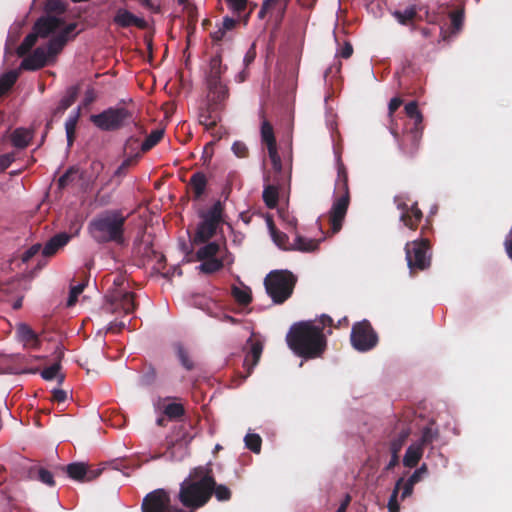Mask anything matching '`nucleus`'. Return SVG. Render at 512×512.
<instances>
[{"label": "nucleus", "mask_w": 512, "mask_h": 512, "mask_svg": "<svg viewBox=\"0 0 512 512\" xmlns=\"http://www.w3.org/2000/svg\"><path fill=\"white\" fill-rule=\"evenodd\" d=\"M86 284L80 283L78 285L72 286L70 289L69 297L67 300V306H74L78 300V296L83 292Z\"/></svg>", "instance_id": "6e6d98bb"}, {"label": "nucleus", "mask_w": 512, "mask_h": 512, "mask_svg": "<svg viewBox=\"0 0 512 512\" xmlns=\"http://www.w3.org/2000/svg\"><path fill=\"white\" fill-rule=\"evenodd\" d=\"M212 495H214L218 501L223 502L231 499L232 492L227 486L223 484L218 485L214 480Z\"/></svg>", "instance_id": "de8ad7c7"}, {"label": "nucleus", "mask_w": 512, "mask_h": 512, "mask_svg": "<svg viewBox=\"0 0 512 512\" xmlns=\"http://www.w3.org/2000/svg\"><path fill=\"white\" fill-rule=\"evenodd\" d=\"M144 256L148 258V261H155L153 269L161 271L165 267L166 258L162 253L155 251L151 246H146Z\"/></svg>", "instance_id": "c9c22d12"}, {"label": "nucleus", "mask_w": 512, "mask_h": 512, "mask_svg": "<svg viewBox=\"0 0 512 512\" xmlns=\"http://www.w3.org/2000/svg\"><path fill=\"white\" fill-rule=\"evenodd\" d=\"M225 261V258L206 259L202 261L201 265L199 266V269L201 272L205 274H212L221 270L224 266Z\"/></svg>", "instance_id": "e433bc0d"}, {"label": "nucleus", "mask_w": 512, "mask_h": 512, "mask_svg": "<svg viewBox=\"0 0 512 512\" xmlns=\"http://www.w3.org/2000/svg\"><path fill=\"white\" fill-rule=\"evenodd\" d=\"M405 113L407 117H409L413 124L412 126H422L423 116L418 109V104L416 101H411L405 105Z\"/></svg>", "instance_id": "79ce46f5"}, {"label": "nucleus", "mask_w": 512, "mask_h": 512, "mask_svg": "<svg viewBox=\"0 0 512 512\" xmlns=\"http://www.w3.org/2000/svg\"><path fill=\"white\" fill-rule=\"evenodd\" d=\"M17 334L19 339L27 346L33 349L40 347V340L35 331L27 324L21 323L17 327Z\"/></svg>", "instance_id": "b1692460"}, {"label": "nucleus", "mask_w": 512, "mask_h": 512, "mask_svg": "<svg viewBox=\"0 0 512 512\" xmlns=\"http://www.w3.org/2000/svg\"><path fill=\"white\" fill-rule=\"evenodd\" d=\"M286 342L296 355L305 359L321 357L327 347L323 327L316 326L313 321L294 323L286 335Z\"/></svg>", "instance_id": "f03ea898"}, {"label": "nucleus", "mask_w": 512, "mask_h": 512, "mask_svg": "<svg viewBox=\"0 0 512 512\" xmlns=\"http://www.w3.org/2000/svg\"><path fill=\"white\" fill-rule=\"evenodd\" d=\"M297 282L296 276L288 270H274L264 279L268 296L274 304H283L293 294Z\"/></svg>", "instance_id": "423d86ee"}, {"label": "nucleus", "mask_w": 512, "mask_h": 512, "mask_svg": "<svg viewBox=\"0 0 512 512\" xmlns=\"http://www.w3.org/2000/svg\"><path fill=\"white\" fill-rule=\"evenodd\" d=\"M271 236L273 241L279 248L283 250H291L287 234L279 230H273Z\"/></svg>", "instance_id": "3c124183"}, {"label": "nucleus", "mask_w": 512, "mask_h": 512, "mask_svg": "<svg viewBox=\"0 0 512 512\" xmlns=\"http://www.w3.org/2000/svg\"><path fill=\"white\" fill-rule=\"evenodd\" d=\"M232 151L239 158H246L249 154L248 147L242 141H235L232 145Z\"/></svg>", "instance_id": "bf43d9fd"}, {"label": "nucleus", "mask_w": 512, "mask_h": 512, "mask_svg": "<svg viewBox=\"0 0 512 512\" xmlns=\"http://www.w3.org/2000/svg\"><path fill=\"white\" fill-rule=\"evenodd\" d=\"M177 355H178V358H179L182 366L186 370L190 371L194 368L193 360L189 357L187 351L182 346H178Z\"/></svg>", "instance_id": "5fc2aeb1"}, {"label": "nucleus", "mask_w": 512, "mask_h": 512, "mask_svg": "<svg viewBox=\"0 0 512 512\" xmlns=\"http://www.w3.org/2000/svg\"><path fill=\"white\" fill-rule=\"evenodd\" d=\"M213 484V475L207 473L197 481L186 478L180 484L178 500L184 507L192 510L200 508L211 499Z\"/></svg>", "instance_id": "20e7f679"}, {"label": "nucleus", "mask_w": 512, "mask_h": 512, "mask_svg": "<svg viewBox=\"0 0 512 512\" xmlns=\"http://www.w3.org/2000/svg\"><path fill=\"white\" fill-rule=\"evenodd\" d=\"M238 22V19L226 16L223 18L221 27L229 33L237 26Z\"/></svg>", "instance_id": "774afa93"}, {"label": "nucleus", "mask_w": 512, "mask_h": 512, "mask_svg": "<svg viewBox=\"0 0 512 512\" xmlns=\"http://www.w3.org/2000/svg\"><path fill=\"white\" fill-rule=\"evenodd\" d=\"M64 24L62 18L46 15L39 17L33 24L32 31L24 38L16 50L19 57L26 56L39 38H47Z\"/></svg>", "instance_id": "0eeeda50"}, {"label": "nucleus", "mask_w": 512, "mask_h": 512, "mask_svg": "<svg viewBox=\"0 0 512 512\" xmlns=\"http://www.w3.org/2000/svg\"><path fill=\"white\" fill-rule=\"evenodd\" d=\"M19 72L11 70L0 76V97L5 95L16 83Z\"/></svg>", "instance_id": "72a5a7b5"}, {"label": "nucleus", "mask_w": 512, "mask_h": 512, "mask_svg": "<svg viewBox=\"0 0 512 512\" xmlns=\"http://www.w3.org/2000/svg\"><path fill=\"white\" fill-rule=\"evenodd\" d=\"M48 55L44 47H37L30 55L25 57L21 64V70L36 71L46 66Z\"/></svg>", "instance_id": "f3484780"}, {"label": "nucleus", "mask_w": 512, "mask_h": 512, "mask_svg": "<svg viewBox=\"0 0 512 512\" xmlns=\"http://www.w3.org/2000/svg\"><path fill=\"white\" fill-rule=\"evenodd\" d=\"M78 95V90L76 87H70L66 94L59 101L57 107L53 110V116H61L64 112L73 105L76 101Z\"/></svg>", "instance_id": "c756f323"}, {"label": "nucleus", "mask_w": 512, "mask_h": 512, "mask_svg": "<svg viewBox=\"0 0 512 512\" xmlns=\"http://www.w3.org/2000/svg\"><path fill=\"white\" fill-rule=\"evenodd\" d=\"M76 173V169L74 167H70L59 179H58V187L60 189H64L67 187L72 181L73 176Z\"/></svg>", "instance_id": "13d9d810"}, {"label": "nucleus", "mask_w": 512, "mask_h": 512, "mask_svg": "<svg viewBox=\"0 0 512 512\" xmlns=\"http://www.w3.org/2000/svg\"><path fill=\"white\" fill-rule=\"evenodd\" d=\"M350 340L355 350L366 352L377 345L378 336L371 323L368 320H363L352 326Z\"/></svg>", "instance_id": "1a4fd4ad"}, {"label": "nucleus", "mask_w": 512, "mask_h": 512, "mask_svg": "<svg viewBox=\"0 0 512 512\" xmlns=\"http://www.w3.org/2000/svg\"><path fill=\"white\" fill-rule=\"evenodd\" d=\"M451 25L453 33H457L463 25L464 21V10L459 9L450 13Z\"/></svg>", "instance_id": "864d4df0"}, {"label": "nucleus", "mask_w": 512, "mask_h": 512, "mask_svg": "<svg viewBox=\"0 0 512 512\" xmlns=\"http://www.w3.org/2000/svg\"><path fill=\"white\" fill-rule=\"evenodd\" d=\"M207 184L208 180L203 172L197 171L191 176L188 185L193 192V198L195 200L201 199L206 191Z\"/></svg>", "instance_id": "5701e85b"}, {"label": "nucleus", "mask_w": 512, "mask_h": 512, "mask_svg": "<svg viewBox=\"0 0 512 512\" xmlns=\"http://www.w3.org/2000/svg\"><path fill=\"white\" fill-rule=\"evenodd\" d=\"M217 227V225L203 219V221L197 227L194 236V243H206L210 238L214 236Z\"/></svg>", "instance_id": "c85d7f7f"}, {"label": "nucleus", "mask_w": 512, "mask_h": 512, "mask_svg": "<svg viewBox=\"0 0 512 512\" xmlns=\"http://www.w3.org/2000/svg\"><path fill=\"white\" fill-rule=\"evenodd\" d=\"M220 252V245L217 242H209L200 247L196 252V258L199 261L216 258Z\"/></svg>", "instance_id": "473e14b6"}, {"label": "nucleus", "mask_w": 512, "mask_h": 512, "mask_svg": "<svg viewBox=\"0 0 512 512\" xmlns=\"http://www.w3.org/2000/svg\"><path fill=\"white\" fill-rule=\"evenodd\" d=\"M402 483H403V478H399L395 484L392 494L390 495L388 505H387L389 512H399V510H400V506H399L397 498H398V494L401 489Z\"/></svg>", "instance_id": "49530a36"}, {"label": "nucleus", "mask_w": 512, "mask_h": 512, "mask_svg": "<svg viewBox=\"0 0 512 512\" xmlns=\"http://www.w3.org/2000/svg\"><path fill=\"white\" fill-rule=\"evenodd\" d=\"M127 216L121 210L109 209L97 214L88 224L87 230L97 244L114 243L123 246Z\"/></svg>", "instance_id": "7ed1b4c3"}, {"label": "nucleus", "mask_w": 512, "mask_h": 512, "mask_svg": "<svg viewBox=\"0 0 512 512\" xmlns=\"http://www.w3.org/2000/svg\"><path fill=\"white\" fill-rule=\"evenodd\" d=\"M66 39L62 35L53 36L47 44L46 53L48 57H54L58 55L64 46L66 45Z\"/></svg>", "instance_id": "f704fd0d"}, {"label": "nucleus", "mask_w": 512, "mask_h": 512, "mask_svg": "<svg viewBox=\"0 0 512 512\" xmlns=\"http://www.w3.org/2000/svg\"><path fill=\"white\" fill-rule=\"evenodd\" d=\"M397 21L402 25L410 24L417 16V10L415 6L407 7L405 10H397L393 13Z\"/></svg>", "instance_id": "37998d69"}, {"label": "nucleus", "mask_w": 512, "mask_h": 512, "mask_svg": "<svg viewBox=\"0 0 512 512\" xmlns=\"http://www.w3.org/2000/svg\"><path fill=\"white\" fill-rule=\"evenodd\" d=\"M350 203V193H340L335 199L329 212V221L333 233H337L342 228L343 220L347 214Z\"/></svg>", "instance_id": "2eb2a0df"}, {"label": "nucleus", "mask_w": 512, "mask_h": 512, "mask_svg": "<svg viewBox=\"0 0 512 512\" xmlns=\"http://www.w3.org/2000/svg\"><path fill=\"white\" fill-rule=\"evenodd\" d=\"M402 105V99L399 97H394L390 100L388 105V116L393 122V114L395 111Z\"/></svg>", "instance_id": "69168bd1"}, {"label": "nucleus", "mask_w": 512, "mask_h": 512, "mask_svg": "<svg viewBox=\"0 0 512 512\" xmlns=\"http://www.w3.org/2000/svg\"><path fill=\"white\" fill-rule=\"evenodd\" d=\"M15 156L14 152L0 155V172H4L15 161Z\"/></svg>", "instance_id": "680f3d73"}, {"label": "nucleus", "mask_w": 512, "mask_h": 512, "mask_svg": "<svg viewBox=\"0 0 512 512\" xmlns=\"http://www.w3.org/2000/svg\"><path fill=\"white\" fill-rule=\"evenodd\" d=\"M336 189L339 193H350L348 186V173L345 165L338 157Z\"/></svg>", "instance_id": "2f4dec72"}, {"label": "nucleus", "mask_w": 512, "mask_h": 512, "mask_svg": "<svg viewBox=\"0 0 512 512\" xmlns=\"http://www.w3.org/2000/svg\"><path fill=\"white\" fill-rule=\"evenodd\" d=\"M261 141L266 144L267 148L276 147V138L272 124L265 118L264 111H261Z\"/></svg>", "instance_id": "cd10ccee"}, {"label": "nucleus", "mask_w": 512, "mask_h": 512, "mask_svg": "<svg viewBox=\"0 0 512 512\" xmlns=\"http://www.w3.org/2000/svg\"><path fill=\"white\" fill-rule=\"evenodd\" d=\"M231 294L240 305L246 306L252 301L251 291L248 287L240 288L238 286H232Z\"/></svg>", "instance_id": "58836bf2"}, {"label": "nucleus", "mask_w": 512, "mask_h": 512, "mask_svg": "<svg viewBox=\"0 0 512 512\" xmlns=\"http://www.w3.org/2000/svg\"><path fill=\"white\" fill-rule=\"evenodd\" d=\"M57 361L49 367H46L42 370L41 376L43 379L50 381L54 378H58V382L62 383L64 381V375H59V371L61 369V359L63 358V351L60 347H57L55 351Z\"/></svg>", "instance_id": "393cba45"}, {"label": "nucleus", "mask_w": 512, "mask_h": 512, "mask_svg": "<svg viewBox=\"0 0 512 512\" xmlns=\"http://www.w3.org/2000/svg\"><path fill=\"white\" fill-rule=\"evenodd\" d=\"M263 201L266 206L270 209H273L277 206L279 200V192L278 188L273 185H268L264 188L263 191Z\"/></svg>", "instance_id": "4c0bfd02"}, {"label": "nucleus", "mask_w": 512, "mask_h": 512, "mask_svg": "<svg viewBox=\"0 0 512 512\" xmlns=\"http://www.w3.org/2000/svg\"><path fill=\"white\" fill-rule=\"evenodd\" d=\"M33 138V130L24 127L14 129L9 135L11 145L18 150L27 148L31 144Z\"/></svg>", "instance_id": "6ab92c4d"}, {"label": "nucleus", "mask_w": 512, "mask_h": 512, "mask_svg": "<svg viewBox=\"0 0 512 512\" xmlns=\"http://www.w3.org/2000/svg\"><path fill=\"white\" fill-rule=\"evenodd\" d=\"M267 150H268V155H269V158L271 160V164H272L273 169L276 172H281L282 171V161H281V158H280V156L278 154L277 146L276 147L267 148Z\"/></svg>", "instance_id": "4d7b16f0"}, {"label": "nucleus", "mask_w": 512, "mask_h": 512, "mask_svg": "<svg viewBox=\"0 0 512 512\" xmlns=\"http://www.w3.org/2000/svg\"><path fill=\"white\" fill-rule=\"evenodd\" d=\"M142 512H193L173 506L171 497L165 489H156L148 493L142 501Z\"/></svg>", "instance_id": "9b49d317"}, {"label": "nucleus", "mask_w": 512, "mask_h": 512, "mask_svg": "<svg viewBox=\"0 0 512 512\" xmlns=\"http://www.w3.org/2000/svg\"><path fill=\"white\" fill-rule=\"evenodd\" d=\"M430 230V223L427 220V224L421 228V234L423 237L407 242L405 245V254L407 266L411 274L417 271H423L431 265V248L428 238L425 236Z\"/></svg>", "instance_id": "39448f33"}, {"label": "nucleus", "mask_w": 512, "mask_h": 512, "mask_svg": "<svg viewBox=\"0 0 512 512\" xmlns=\"http://www.w3.org/2000/svg\"><path fill=\"white\" fill-rule=\"evenodd\" d=\"M41 250V244L37 243L28 248L21 257L23 263H27L30 261L35 255L39 253Z\"/></svg>", "instance_id": "e2e57ef3"}, {"label": "nucleus", "mask_w": 512, "mask_h": 512, "mask_svg": "<svg viewBox=\"0 0 512 512\" xmlns=\"http://www.w3.org/2000/svg\"><path fill=\"white\" fill-rule=\"evenodd\" d=\"M136 308L135 294L123 289L109 291L105 296L103 309L108 313L123 312L125 315L132 313Z\"/></svg>", "instance_id": "9d476101"}, {"label": "nucleus", "mask_w": 512, "mask_h": 512, "mask_svg": "<svg viewBox=\"0 0 512 512\" xmlns=\"http://www.w3.org/2000/svg\"><path fill=\"white\" fill-rule=\"evenodd\" d=\"M423 452L424 448L420 444L412 443L405 452L403 465L408 468L416 467L423 456Z\"/></svg>", "instance_id": "a878e982"}, {"label": "nucleus", "mask_w": 512, "mask_h": 512, "mask_svg": "<svg viewBox=\"0 0 512 512\" xmlns=\"http://www.w3.org/2000/svg\"><path fill=\"white\" fill-rule=\"evenodd\" d=\"M47 11L63 14L66 11V7L60 0H50L47 3Z\"/></svg>", "instance_id": "0e129e2a"}, {"label": "nucleus", "mask_w": 512, "mask_h": 512, "mask_svg": "<svg viewBox=\"0 0 512 512\" xmlns=\"http://www.w3.org/2000/svg\"><path fill=\"white\" fill-rule=\"evenodd\" d=\"M60 469L66 471L71 479L79 482L93 481L103 472L101 468H94L82 462L71 463L66 467H60Z\"/></svg>", "instance_id": "4468645a"}, {"label": "nucleus", "mask_w": 512, "mask_h": 512, "mask_svg": "<svg viewBox=\"0 0 512 512\" xmlns=\"http://www.w3.org/2000/svg\"><path fill=\"white\" fill-rule=\"evenodd\" d=\"M389 130L398 142L399 147L406 154L413 155L417 151L422 138L423 126H407L402 137H400L397 128L393 124L390 125Z\"/></svg>", "instance_id": "ddd939ff"}, {"label": "nucleus", "mask_w": 512, "mask_h": 512, "mask_svg": "<svg viewBox=\"0 0 512 512\" xmlns=\"http://www.w3.org/2000/svg\"><path fill=\"white\" fill-rule=\"evenodd\" d=\"M320 240L306 238L299 234L295 235L294 241L290 244L291 250L300 252H313L318 249Z\"/></svg>", "instance_id": "bb28decb"}, {"label": "nucleus", "mask_w": 512, "mask_h": 512, "mask_svg": "<svg viewBox=\"0 0 512 512\" xmlns=\"http://www.w3.org/2000/svg\"><path fill=\"white\" fill-rule=\"evenodd\" d=\"M90 120L103 131H115L130 123L135 124L132 113L124 107H110L99 114L91 115Z\"/></svg>", "instance_id": "6e6552de"}, {"label": "nucleus", "mask_w": 512, "mask_h": 512, "mask_svg": "<svg viewBox=\"0 0 512 512\" xmlns=\"http://www.w3.org/2000/svg\"><path fill=\"white\" fill-rule=\"evenodd\" d=\"M353 54V47L350 42H345L344 45L340 48V50L337 52V56L348 59Z\"/></svg>", "instance_id": "338daca9"}, {"label": "nucleus", "mask_w": 512, "mask_h": 512, "mask_svg": "<svg viewBox=\"0 0 512 512\" xmlns=\"http://www.w3.org/2000/svg\"><path fill=\"white\" fill-rule=\"evenodd\" d=\"M223 205L220 201L215 202L212 207L204 215V220L219 225L222 218Z\"/></svg>", "instance_id": "a18cd8bd"}, {"label": "nucleus", "mask_w": 512, "mask_h": 512, "mask_svg": "<svg viewBox=\"0 0 512 512\" xmlns=\"http://www.w3.org/2000/svg\"><path fill=\"white\" fill-rule=\"evenodd\" d=\"M112 21L114 25L122 29L134 26L138 29L145 30L148 27V23L145 19L134 15L132 12L125 8H118Z\"/></svg>", "instance_id": "dca6fc26"}, {"label": "nucleus", "mask_w": 512, "mask_h": 512, "mask_svg": "<svg viewBox=\"0 0 512 512\" xmlns=\"http://www.w3.org/2000/svg\"><path fill=\"white\" fill-rule=\"evenodd\" d=\"M227 71V65L222 63V50L218 48L211 56L205 72L207 87L206 104L199 110V123L206 130H213L221 121V114L229 98V88L222 76Z\"/></svg>", "instance_id": "f257e3e1"}, {"label": "nucleus", "mask_w": 512, "mask_h": 512, "mask_svg": "<svg viewBox=\"0 0 512 512\" xmlns=\"http://www.w3.org/2000/svg\"><path fill=\"white\" fill-rule=\"evenodd\" d=\"M394 203L401 212L399 218L400 222L408 229L415 231L424 217L422 210L418 206V202L408 205L402 196L397 195L394 197Z\"/></svg>", "instance_id": "f8f14e48"}, {"label": "nucleus", "mask_w": 512, "mask_h": 512, "mask_svg": "<svg viewBox=\"0 0 512 512\" xmlns=\"http://www.w3.org/2000/svg\"><path fill=\"white\" fill-rule=\"evenodd\" d=\"M248 0H227L228 8L233 12V14L241 17L242 13L246 11Z\"/></svg>", "instance_id": "603ef678"}, {"label": "nucleus", "mask_w": 512, "mask_h": 512, "mask_svg": "<svg viewBox=\"0 0 512 512\" xmlns=\"http://www.w3.org/2000/svg\"><path fill=\"white\" fill-rule=\"evenodd\" d=\"M439 437V431L438 429H434L432 426H426L422 430L421 437L418 441H416L417 444H420L422 448L432 444L435 440H437Z\"/></svg>", "instance_id": "a19ab883"}, {"label": "nucleus", "mask_w": 512, "mask_h": 512, "mask_svg": "<svg viewBox=\"0 0 512 512\" xmlns=\"http://www.w3.org/2000/svg\"><path fill=\"white\" fill-rule=\"evenodd\" d=\"M248 343H250V350L245 356L243 365L247 370V375H250L252 369L258 364L260 360L263 351V344L258 340L253 341L251 338L249 339Z\"/></svg>", "instance_id": "aec40b11"}, {"label": "nucleus", "mask_w": 512, "mask_h": 512, "mask_svg": "<svg viewBox=\"0 0 512 512\" xmlns=\"http://www.w3.org/2000/svg\"><path fill=\"white\" fill-rule=\"evenodd\" d=\"M245 445L246 447L254 452V453H260L261 451V445H262V439L258 434L255 433H248L245 438Z\"/></svg>", "instance_id": "09e8293b"}, {"label": "nucleus", "mask_w": 512, "mask_h": 512, "mask_svg": "<svg viewBox=\"0 0 512 512\" xmlns=\"http://www.w3.org/2000/svg\"><path fill=\"white\" fill-rule=\"evenodd\" d=\"M80 118V108L70 114L65 122V130L67 137V145L68 147H72L75 140L76 127Z\"/></svg>", "instance_id": "7c9ffc66"}, {"label": "nucleus", "mask_w": 512, "mask_h": 512, "mask_svg": "<svg viewBox=\"0 0 512 512\" xmlns=\"http://www.w3.org/2000/svg\"><path fill=\"white\" fill-rule=\"evenodd\" d=\"M411 434L408 424L399 422L395 427L394 434L389 441V452L399 454Z\"/></svg>", "instance_id": "a211bd4d"}, {"label": "nucleus", "mask_w": 512, "mask_h": 512, "mask_svg": "<svg viewBox=\"0 0 512 512\" xmlns=\"http://www.w3.org/2000/svg\"><path fill=\"white\" fill-rule=\"evenodd\" d=\"M210 37L212 40V48L214 49V52L218 48L223 51L221 42H230L232 40V36L221 26L216 31L210 33Z\"/></svg>", "instance_id": "ea45409f"}, {"label": "nucleus", "mask_w": 512, "mask_h": 512, "mask_svg": "<svg viewBox=\"0 0 512 512\" xmlns=\"http://www.w3.org/2000/svg\"><path fill=\"white\" fill-rule=\"evenodd\" d=\"M428 474V466L423 463L418 469H416L412 475L408 478L411 482L417 484Z\"/></svg>", "instance_id": "052dcab7"}, {"label": "nucleus", "mask_w": 512, "mask_h": 512, "mask_svg": "<svg viewBox=\"0 0 512 512\" xmlns=\"http://www.w3.org/2000/svg\"><path fill=\"white\" fill-rule=\"evenodd\" d=\"M71 239V235L63 232L54 235L50 238L42 249V254L45 257H51L57 253L59 249L64 247Z\"/></svg>", "instance_id": "412c9836"}, {"label": "nucleus", "mask_w": 512, "mask_h": 512, "mask_svg": "<svg viewBox=\"0 0 512 512\" xmlns=\"http://www.w3.org/2000/svg\"><path fill=\"white\" fill-rule=\"evenodd\" d=\"M164 136L162 129L153 130L141 144V151L147 152L157 145Z\"/></svg>", "instance_id": "c03bdc74"}, {"label": "nucleus", "mask_w": 512, "mask_h": 512, "mask_svg": "<svg viewBox=\"0 0 512 512\" xmlns=\"http://www.w3.org/2000/svg\"><path fill=\"white\" fill-rule=\"evenodd\" d=\"M28 477L31 480H36L49 487L55 486L54 474L44 467L34 465L28 470Z\"/></svg>", "instance_id": "4be33fe9"}, {"label": "nucleus", "mask_w": 512, "mask_h": 512, "mask_svg": "<svg viewBox=\"0 0 512 512\" xmlns=\"http://www.w3.org/2000/svg\"><path fill=\"white\" fill-rule=\"evenodd\" d=\"M185 413V409L182 404L179 403H170L165 406L164 414L169 419H178L182 417Z\"/></svg>", "instance_id": "8fccbe9b"}]
</instances>
